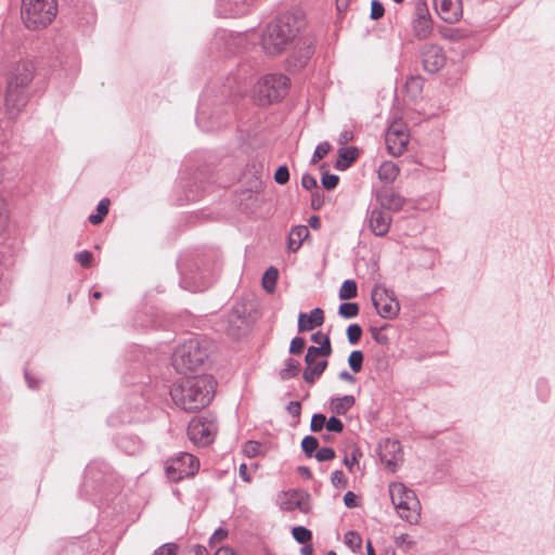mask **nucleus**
Instances as JSON below:
<instances>
[{"mask_svg": "<svg viewBox=\"0 0 555 555\" xmlns=\"http://www.w3.org/2000/svg\"><path fill=\"white\" fill-rule=\"evenodd\" d=\"M216 389V382L209 375L186 377L175 383L170 389L173 403L188 412L208 405Z\"/></svg>", "mask_w": 555, "mask_h": 555, "instance_id": "f257e3e1", "label": "nucleus"}, {"mask_svg": "<svg viewBox=\"0 0 555 555\" xmlns=\"http://www.w3.org/2000/svg\"><path fill=\"white\" fill-rule=\"evenodd\" d=\"M301 22L293 14H284L270 23L261 35V46L266 53L275 55L287 49L298 35Z\"/></svg>", "mask_w": 555, "mask_h": 555, "instance_id": "f03ea898", "label": "nucleus"}, {"mask_svg": "<svg viewBox=\"0 0 555 555\" xmlns=\"http://www.w3.org/2000/svg\"><path fill=\"white\" fill-rule=\"evenodd\" d=\"M388 492L397 515L411 525L418 524L422 505L415 492L399 481L389 483Z\"/></svg>", "mask_w": 555, "mask_h": 555, "instance_id": "7ed1b4c3", "label": "nucleus"}, {"mask_svg": "<svg viewBox=\"0 0 555 555\" xmlns=\"http://www.w3.org/2000/svg\"><path fill=\"white\" fill-rule=\"evenodd\" d=\"M57 14L56 0H22L21 16L29 30H39L50 25Z\"/></svg>", "mask_w": 555, "mask_h": 555, "instance_id": "20e7f679", "label": "nucleus"}, {"mask_svg": "<svg viewBox=\"0 0 555 555\" xmlns=\"http://www.w3.org/2000/svg\"><path fill=\"white\" fill-rule=\"evenodd\" d=\"M207 357L206 344L198 338H190L176 348L172 354V365L178 372L186 373L201 367Z\"/></svg>", "mask_w": 555, "mask_h": 555, "instance_id": "39448f33", "label": "nucleus"}, {"mask_svg": "<svg viewBox=\"0 0 555 555\" xmlns=\"http://www.w3.org/2000/svg\"><path fill=\"white\" fill-rule=\"evenodd\" d=\"M289 79L282 74H268L258 79L251 94L260 105H268L282 100L288 91Z\"/></svg>", "mask_w": 555, "mask_h": 555, "instance_id": "423d86ee", "label": "nucleus"}, {"mask_svg": "<svg viewBox=\"0 0 555 555\" xmlns=\"http://www.w3.org/2000/svg\"><path fill=\"white\" fill-rule=\"evenodd\" d=\"M331 353L330 338H324L322 346L308 348L305 357L306 367L302 374L305 382L313 384L324 373L328 364L326 358Z\"/></svg>", "mask_w": 555, "mask_h": 555, "instance_id": "0eeeda50", "label": "nucleus"}, {"mask_svg": "<svg viewBox=\"0 0 555 555\" xmlns=\"http://www.w3.org/2000/svg\"><path fill=\"white\" fill-rule=\"evenodd\" d=\"M199 467L198 460L190 453H180L166 463V475L171 481L193 476Z\"/></svg>", "mask_w": 555, "mask_h": 555, "instance_id": "6e6552de", "label": "nucleus"}, {"mask_svg": "<svg viewBox=\"0 0 555 555\" xmlns=\"http://www.w3.org/2000/svg\"><path fill=\"white\" fill-rule=\"evenodd\" d=\"M217 434L215 420L204 416L194 417L188 427L190 440L197 446L206 447L210 444Z\"/></svg>", "mask_w": 555, "mask_h": 555, "instance_id": "1a4fd4ad", "label": "nucleus"}, {"mask_svg": "<svg viewBox=\"0 0 555 555\" xmlns=\"http://www.w3.org/2000/svg\"><path fill=\"white\" fill-rule=\"evenodd\" d=\"M372 301L378 314L384 319L392 320L400 311L399 301L393 293L383 286L373 288Z\"/></svg>", "mask_w": 555, "mask_h": 555, "instance_id": "9d476101", "label": "nucleus"}, {"mask_svg": "<svg viewBox=\"0 0 555 555\" xmlns=\"http://www.w3.org/2000/svg\"><path fill=\"white\" fill-rule=\"evenodd\" d=\"M409 137L406 125L402 120L391 122L385 139L388 152L393 156L403 154L409 143Z\"/></svg>", "mask_w": 555, "mask_h": 555, "instance_id": "9b49d317", "label": "nucleus"}, {"mask_svg": "<svg viewBox=\"0 0 555 555\" xmlns=\"http://www.w3.org/2000/svg\"><path fill=\"white\" fill-rule=\"evenodd\" d=\"M379 457L385 467L396 472L403 461V453L400 442L392 439H385L379 443Z\"/></svg>", "mask_w": 555, "mask_h": 555, "instance_id": "f8f14e48", "label": "nucleus"}, {"mask_svg": "<svg viewBox=\"0 0 555 555\" xmlns=\"http://www.w3.org/2000/svg\"><path fill=\"white\" fill-rule=\"evenodd\" d=\"M279 505L284 511H295L307 514L311 509L309 495L302 491L289 490L282 492L278 498Z\"/></svg>", "mask_w": 555, "mask_h": 555, "instance_id": "ddd939ff", "label": "nucleus"}, {"mask_svg": "<svg viewBox=\"0 0 555 555\" xmlns=\"http://www.w3.org/2000/svg\"><path fill=\"white\" fill-rule=\"evenodd\" d=\"M434 7L440 18L450 24L459 22L463 15L461 0H434Z\"/></svg>", "mask_w": 555, "mask_h": 555, "instance_id": "4468645a", "label": "nucleus"}, {"mask_svg": "<svg viewBox=\"0 0 555 555\" xmlns=\"http://www.w3.org/2000/svg\"><path fill=\"white\" fill-rule=\"evenodd\" d=\"M424 69L428 73L439 72L446 64V56L438 46H426L422 53Z\"/></svg>", "mask_w": 555, "mask_h": 555, "instance_id": "2eb2a0df", "label": "nucleus"}, {"mask_svg": "<svg viewBox=\"0 0 555 555\" xmlns=\"http://www.w3.org/2000/svg\"><path fill=\"white\" fill-rule=\"evenodd\" d=\"M27 95L25 89L8 85L5 92V109L11 116H16L26 105Z\"/></svg>", "mask_w": 555, "mask_h": 555, "instance_id": "dca6fc26", "label": "nucleus"}, {"mask_svg": "<svg viewBox=\"0 0 555 555\" xmlns=\"http://www.w3.org/2000/svg\"><path fill=\"white\" fill-rule=\"evenodd\" d=\"M391 217L380 208H374L369 215V227L376 236H385L390 229Z\"/></svg>", "mask_w": 555, "mask_h": 555, "instance_id": "f3484780", "label": "nucleus"}, {"mask_svg": "<svg viewBox=\"0 0 555 555\" xmlns=\"http://www.w3.org/2000/svg\"><path fill=\"white\" fill-rule=\"evenodd\" d=\"M324 322V313L321 308H314L309 313H299L298 332H309L321 326Z\"/></svg>", "mask_w": 555, "mask_h": 555, "instance_id": "a211bd4d", "label": "nucleus"}, {"mask_svg": "<svg viewBox=\"0 0 555 555\" xmlns=\"http://www.w3.org/2000/svg\"><path fill=\"white\" fill-rule=\"evenodd\" d=\"M33 66L28 63H20L15 66L8 85L25 89L33 80Z\"/></svg>", "mask_w": 555, "mask_h": 555, "instance_id": "6ab92c4d", "label": "nucleus"}, {"mask_svg": "<svg viewBox=\"0 0 555 555\" xmlns=\"http://www.w3.org/2000/svg\"><path fill=\"white\" fill-rule=\"evenodd\" d=\"M378 201L384 208L392 211H399L405 203V199L392 190L384 191Z\"/></svg>", "mask_w": 555, "mask_h": 555, "instance_id": "aec40b11", "label": "nucleus"}, {"mask_svg": "<svg viewBox=\"0 0 555 555\" xmlns=\"http://www.w3.org/2000/svg\"><path fill=\"white\" fill-rule=\"evenodd\" d=\"M308 236L309 230L306 225L294 227L288 234V249L297 251Z\"/></svg>", "mask_w": 555, "mask_h": 555, "instance_id": "412c9836", "label": "nucleus"}, {"mask_svg": "<svg viewBox=\"0 0 555 555\" xmlns=\"http://www.w3.org/2000/svg\"><path fill=\"white\" fill-rule=\"evenodd\" d=\"M356 399L351 395L333 398L330 402V409L337 415H345L354 404Z\"/></svg>", "mask_w": 555, "mask_h": 555, "instance_id": "4be33fe9", "label": "nucleus"}, {"mask_svg": "<svg viewBox=\"0 0 555 555\" xmlns=\"http://www.w3.org/2000/svg\"><path fill=\"white\" fill-rule=\"evenodd\" d=\"M359 155V150L357 147H341L338 151V159L336 162V168L339 170L347 169Z\"/></svg>", "mask_w": 555, "mask_h": 555, "instance_id": "5701e85b", "label": "nucleus"}, {"mask_svg": "<svg viewBox=\"0 0 555 555\" xmlns=\"http://www.w3.org/2000/svg\"><path fill=\"white\" fill-rule=\"evenodd\" d=\"M399 175V167L393 162H384L378 168V178L385 183L393 182Z\"/></svg>", "mask_w": 555, "mask_h": 555, "instance_id": "b1692460", "label": "nucleus"}, {"mask_svg": "<svg viewBox=\"0 0 555 555\" xmlns=\"http://www.w3.org/2000/svg\"><path fill=\"white\" fill-rule=\"evenodd\" d=\"M413 30L418 39L427 38L433 30L430 20L425 16L418 17L413 24Z\"/></svg>", "mask_w": 555, "mask_h": 555, "instance_id": "393cba45", "label": "nucleus"}, {"mask_svg": "<svg viewBox=\"0 0 555 555\" xmlns=\"http://www.w3.org/2000/svg\"><path fill=\"white\" fill-rule=\"evenodd\" d=\"M279 276L278 269L270 267L262 276V286L263 288L272 294L275 291L276 281Z\"/></svg>", "mask_w": 555, "mask_h": 555, "instance_id": "a878e982", "label": "nucleus"}, {"mask_svg": "<svg viewBox=\"0 0 555 555\" xmlns=\"http://www.w3.org/2000/svg\"><path fill=\"white\" fill-rule=\"evenodd\" d=\"M357 295H358V286H357L356 281L346 280L339 288V293H338L339 299L348 300V299H352V298L357 297Z\"/></svg>", "mask_w": 555, "mask_h": 555, "instance_id": "bb28decb", "label": "nucleus"}, {"mask_svg": "<svg viewBox=\"0 0 555 555\" xmlns=\"http://www.w3.org/2000/svg\"><path fill=\"white\" fill-rule=\"evenodd\" d=\"M300 370V363L295 359H287L285 362V367L281 370L280 376L282 379H289L295 377Z\"/></svg>", "mask_w": 555, "mask_h": 555, "instance_id": "cd10ccee", "label": "nucleus"}, {"mask_svg": "<svg viewBox=\"0 0 555 555\" xmlns=\"http://www.w3.org/2000/svg\"><path fill=\"white\" fill-rule=\"evenodd\" d=\"M108 206H109V201L107 198L100 201V203L98 204V207H96V214L90 215L89 221L92 224H100L103 221L104 217L108 212Z\"/></svg>", "mask_w": 555, "mask_h": 555, "instance_id": "c85d7f7f", "label": "nucleus"}, {"mask_svg": "<svg viewBox=\"0 0 555 555\" xmlns=\"http://www.w3.org/2000/svg\"><path fill=\"white\" fill-rule=\"evenodd\" d=\"M423 90V80L420 77H410L405 82V91L410 96L417 98Z\"/></svg>", "mask_w": 555, "mask_h": 555, "instance_id": "c756f323", "label": "nucleus"}, {"mask_svg": "<svg viewBox=\"0 0 555 555\" xmlns=\"http://www.w3.org/2000/svg\"><path fill=\"white\" fill-rule=\"evenodd\" d=\"M364 354L361 350H353L348 357V364L353 373H359L363 366Z\"/></svg>", "mask_w": 555, "mask_h": 555, "instance_id": "7c9ffc66", "label": "nucleus"}, {"mask_svg": "<svg viewBox=\"0 0 555 555\" xmlns=\"http://www.w3.org/2000/svg\"><path fill=\"white\" fill-rule=\"evenodd\" d=\"M345 544L353 552L360 551L362 545V539L359 533L354 531H348L344 538Z\"/></svg>", "mask_w": 555, "mask_h": 555, "instance_id": "2f4dec72", "label": "nucleus"}, {"mask_svg": "<svg viewBox=\"0 0 555 555\" xmlns=\"http://www.w3.org/2000/svg\"><path fill=\"white\" fill-rule=\"evenodd\" d=\"M293 538L301 544H306L311 541L312 533L309 529L298 526L292 530Z\"/></svg>", "mask_w": 555, "mask_h": 555, "instance_id": "473e14b6", "label": "nucleus"}, {"mask_svg": "<svg viewBox=\"0 0 555 555\" xmlns=\"http://www.w3.org/2000/svg\"><path fill=\"white\" fill-rule=\"evenodd\" d=\"M338 313L346 319L354 318L359 314V306L356 302H344L339 306Z\"/></svg>", "mask_w": 555, "mask_h": 555, "instance_id": "72a5a7b5", "label": "nucleus"}, {"mask_svg": "<svg viewBox=\"0 0 555 555\" xmlns=\"http://www.w3.org/2000/svg\"><path fill=\"white\" fill-rule=\"evenodd\" d=\"M319 441L313 436H306L301 441V448L308 456H312L314 451H318Z\"/></svg>", "mask_w": 555, "mask_h": 555, "instance_id": "f704fd0d", "label": "nucleus"}, {"mask_svg": "<svg viewBox=\"0 0 555 555\" xmlns=\"http://www.w3.org/2000/svg\"><path fill=\"white\" fill-rule=\"evenodd\" d=\"M330 150H331V145L327 142L320 143L317 146V149L312 155L311 163L313 165L319 163L322 158H324L328 154Z\"/></svg>", "mask_w": 555, "mask_h": 555, "instance_id": "c9c22d12", "label": "nucleus"}, {"mask_svg": "<svg viewBox=\"0 0 555 555\" xmlns=\"http://www.w3.org/2000/svg\"><path fill=\"white\" fill-rule=\"evenodd\" d=\"M362 336V328L358 324H351L347 328V337L348 341L351 345H356Z\"/></svg>", "mask_w": 555, "mask_h": 555, "instance_id": "e433bc0d", "label": "nucleus"}, {"mask_svg": "<svg viewBox=\"0 0 555 555\" xmlns=\"http://www.w3.org/2000/svg\"><path fill=\"white\" fill-rule=\"evenodd\" d=\"M179 546L176 543H165L155 550L153 555H177Z\"/></svg>", "mask_w": 555, "mask_h": 555, "instance_id": "4c0bfd02", "label": "nucleus"}, {"mask_svg": "<svg viewBox=\"0 0 555 555\" xmlns=\"http://www.w3.org/2000/svg\"><path fill=\"white\" fill-rule=\"evenodd\" d=\"M325 428L331 433H341L344 429V424L337 417L332 416L326 420Z\"/></svg>", "mask_w": 555, "mask_h": 555, "instance_id": "58836bf2", "label": "nucleus"}, {"mask_svg": "<svg viewBox=\"0 0 555 555\" xmlns=\"http://www.w3.org/2000/svg\"><path fill=\"white\" fill-rule=\"evenodd\" d=\"M326 417L323 414H314L311 418V430L317 433L321 431L325 427Z\"/></svg>", "mask_w": 555, "mask_h": 555, "instance_id": "ea45409f", "label": "nucleus"}, {"mask_svg": "<svg viewBox=\"0 0 555 555\" xmlns=\"http://www.w3.org/2000/svg\"><path fill=\"white\" fill-rule=\"evenodd\" d=\"M274 180L279 184H285L289 180V171L286 166H280L275 173H274Z\"/></svg>", "mask_w": 555, "mask_h": 555, "instance_id": "a19ab883", "label": "nucleus"}, {"mask_svg": "<svg viewBox=\"0 0 555 555\" xmlns=\"http://www.w3.org/2000/svg\"><path fill=\"white\" fill-rule=\"evenodd\" d=\"M92 254L88 250L79 251L75 255V259L80 263L83 268H88L91 266Z\"/></svg>", "mask_w": 555, "mask_h": 555, "instance_id": "79ce46f5", "label": "nucleus"}, {"mask_svg": "<svg viewBox=\"0 0 555 555\" xmlns=\"http://www.w3.org/2000/svg\"><path fill=\"white\" fill-rule=\"evenodd\" d=\"M315 457L319 462L330 461L335 457V451L332 448H321L317 451Z\"/></svg>", "mask_w": 555, "mask_h": 555, "instance_id": "37998d69", "label": "nucleus"}, {"mask_svg": "<svg viewBox=\"0 0 555 555\" xmlns=\"http://www.w3.org/2000/svg\"><path fill=\"white\" fill-rule=\"evenodd\" d=\"M228 538V531L225 529H217L209 540L210 546H216Z\"/></svg>", "mask_w": 555, "mask_h": 555, "instance_id": "c03bdc74", "label": "nucleus"}, {"mask_svg": "<svg viewBox=\"0 0 555 555\" xmlns=\"http://www.w3.org/2000/svg\"><path fill=\"white\" fill-rule=\"evenodd\" d=\"M243 451H244V453L247 456L254 457V456L259 454V452H260V444L258 442H256V441H247L244 444Z\"/></svg>", "mask_w": 555, "mask_h": 555, "instance_id": "a18cd8bd", "label": "nucleus"}, {"mask_svg": "<svg viewBox=\"0 0 555 555\" xmlns=\"http://www.w3.org/2000/svg\"><path fill=\"white\" fill-rule=\"evenodd\" d=\"M338 181H339V178L336 175L325 173L322 177V185L326 190H332V189L336 188L338 184Z\"/></svg>", "mask_w": 555, "mask_h": 555, "instance_id": "49530a36", "label": "nucleus"}, {"mask_svg": "<svg viewBox=\"0 0 555 555\" xmlns=\"http://www.w3.org/2000/svg\"><path fill=\"white\" fill-rule=\"evenodd\" d=\"M305 344H306V341L301 337L293 338L291 341V346H289V352L294 353V354L300 353L302 351V349L305 348Z\"/></svg>", "mask_w": 555, "mask_h": 555, "instance_id": "de8ad7c7", "label": "nucleus"}, {"mask_svg": "<svg viewBox=\"0 0 555 555\" xmlns=\"http://www.w3.org/2000/svg\"><path fill=\"white\" fill-rule=\"evenodd\" d=\"M384 15V7L376 0L372 1L371 4V17L373 20H378Z\"/></svg>", "mask_w": 555, "mask_h": 555, "instance_id": "09e8293b", "label": "nucleus"}, {"mask_svg": "<svg viewBox=\"0 0 555 555\" xmlns=\"http://www.w3.org/2000/svg\"><path fill=\"white\" fill-rule=\"evenodd\" d=\"M301 185L306 190L311 191L318 186L317 179L313 176L306 173L301 178Z\"/></svg>", "mask_w": 555, "mask_h": 555, "instance_id": "8fccbe9b", "label": "nucleus"}, {"mask_svg": "<svg viewBox=\"0 0 555 555\" xmlns=\"http://www.w3.org/2000/svg\"><path fill=\"white\" fill-rule=\"evenodd\" d=\"M287 412L293 415L294 417H297L300 415V410H301V406H300V403L297 402V401H292L287 404Z\"/></svg>", "mask_w": 555, "mask_h": 555, "instance_id": "3c124183", "label": "nucleus"}, {"mask_svg": "<svg viewBox=\"0 0 555 555\" xmlns=\"http://www.w3.org/2000/svg\"><path fill=\"white\" fill-rule=\"evenodd\" d=\"M353 139V134L351 131L349 130H344L339 133V137H338V143L340 145H345L347 144L348 142L352 141Z\"/></svg>", "mask_w": 555, "mask_h": 555, "instance_id": "603ef678", "label": "nucleus"}, {"mask_svg": "<svg viewBox=\"0 0 555 555\" xmlns=\"http://www.w3.org/2000/svg\"><path fill=\"white\" fill-rule=\"evenodd\" d=\"M344 502L348 507H354L357 505V496L353 492L349 491L344 495Z\"/></svg>", "mask_w": 555, "mask_h": 555, "instance_id": "864d4df0", "label": "nucleus"}, {"mask_svg": "<svg viewBox=\"0 0 555 555\" xmlns=\"http://www.w3.org/2000/svg\"><path fill=\"white\" fill-rule=\"evenodd\" d=\"M345 465L349 468L350 472L353 470V466H358L357 454L352 453L351 456H346L344 460Z\"/></svg>", "mask_w": 555, "mask_h": 555, "instance_id": "5fc2aeb1", "label": "nucleus"}, {"mask_svg": "<svg viewBox=\"0 0 555 555\" xmlns=\"http://www.w3.org/2000/svg\"><path fill=\"white\" fill-rule=\"evenodd\" d=\"M323 204V198L322 196L319 194V192H315L312 194V201H311V206L313 209H319Z\"/></svg>", "mask_w": 555, "mask_h": 555, "instance_id": "6e6d98bb", "label": "nucleus"}, {"mask_svg": "<svg viewBox=\"0 0 555 555\" xmlns=\"http://www.w3.org/2000/svg\"><path fill=\"white\" fill-rule=\"evenodd\" d=\"M185 555H206V548L201 545H193Z\"/></svg>", "mask_w": 555, "mask_h": 555, "instance_id": "4d7b16f0", "label": "nucleus"}, {"mask_svg": "<svg viewBox=\"0 0 555 555\" xmlns=\"http://www.w3.org/2000/svg\"><path fill=\"white\" fill-rule=\"evenodd\" d=\"M238 473H240V477L246 481V482H249L250 481V476L248 474V468H247V465L246 464H241L240 465V469H238Z\"/></svg>", "mask_w": 555, "mask_h": 555, "instance_id": "13d9d810", "label": "nucleus"}, {"mask_svg": "<svg viewBox=\"0 0 555 555\" xmlns=\"http://www.w3.org/2000/svg\"><path fill=\"white\" fill-rule=\"evenodd\" d=\"M339 378L341 380H345V382H348V383H351V384H353L356 382L354 376L351 373H349L348 371H341L339 373Z\"/></svg>", "mask_w": 555, "mask_h": 555, "instance_id": "bf43d9fd", "label": "nucleus"}, {"mask_svg": "<svg viewBox=\"0 0 555 555\" xmlns=\"http://www.w3.org/2000/svg\"><path fill=\"white\" fill-rule=\"evenodd\" d=\"M215 555H236V554L231 547L221 546L215 552Z\"/></svg>", "mask_w": 555, "mask_h": 555, "instance_id": "052dcab7", "label": "nucleus"}, {"mask_svg": "<svg viewBox=\"0 0 555 555\" xmlns=\"http://www.w3.org/2000/svg\"><path fill=\"white\" fill-rule=\"evenodd\" d=\"M309 225L314 229V230H318L321 225V221H320V218L318 216H312L310 217L309 219Z\"/></svg>", "mask_w": 555, "mask_h": 555, "instance_id": "680f3d73", "label": "nucleus"}, {"mask_svg": "<svg viewBox=\"0 0 555 555\" xmlns=\"http://www.w3.org/2000/svg\"><path fill=\"white\" fill-rule=\"evenodd\" d=\"M324 338H328V336L326 335H323L322 333H315L311 336V339L315 343V344H319L320 346H322V343H323V339Z\"/></svg>", "mask_w": 555, "mask_h": 555, "instance_id": "e2e57ef3", "label": "nucleus"}, {"mask_svg": "<svg viewBox=\"0 0 555 555\" xmlns=\"http://www.w3.org/2000/svg\"><path fill=\"white\" fill-rule=\"evenodd\" d=\"M351 0H336V7L338 11H345Z\"/></svg>", "mask_w": 555, "mask_h": 555, "instance_id": "0e129e2a", "label": "nucleus"}, {"mask_svg": "<svg viewBox=\"0 0 555 555\" xmlns=\"http://www.w3.org/2000/svg\"><path fill=\"white\" fill-rule=\"evenodd\" d=\"M301 555H312L313 547L311 544H305L300 550Z\"/></svg>", "mask_w": 555, "mask_h": 555, "instance_id": "69168bd1", "label": "nucleus"}, {"mask_svg": "<svg viewBox=\"0 0 555 555\" xmlns=\"http://www.w3.org/2000/svg\"><path fill=\"white\" fill-rule=\"evenodd\" d=\"M5 214H7L5 203L2 199V197H0V221L5 219Z\"/></svg>", "mask_w": 555, "mask_h": 555, "instance_id": "338daca9", "label": "nucleus"}, {"mask_svg": "<svg viewBox=\"0 0 555 555\" xmlns=\"http://www.w3.org/2000/svg\"><path fill=\"white\" fill-rule=\"evenodd\" d=\"M366 555H375L372 542L370 540L366 541Z\"/></svg>", "mask_w": 555, "mask_h": 555, "instance_id": "774afa93", "label": "nucleus"}]
</instances>
